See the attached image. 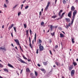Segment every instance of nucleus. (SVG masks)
Wrapping results in <instances>:
<instances>
[{"instance_id":"1","label":"nucleus","mask_w":78,"mask_h":78,"mask_svg":"<svg viewBox=\"0 0 78 78\" xmlns=\"http://www.w3.org/2000/svg\"><path fill=\"white\" fill-rule=\"evenodd\" d=\"M77 13V11L76 10H75L73 12V16H72V23L71 24H73V23L74 20H75V16Z\"/></svg>"},{"instance_id":"2","label":"nucleus","mask_w":78,"mask_h":78,"mask_svg":"<svg viewBox=\"0 0 78 78\" xmlns=\"http://www.w3.org/2000/svg\"><path fill=\"white\" fill-rule=\"evenodd\" d=\"M63 11V10H62V9L60 10L58 13V16H59V17H61V18H62V17H63V16H64V14H65V13H66L65 12H63L62 13V15L61 16V13Z\"/></svg>"},{"instance_id":"3","label":"nucleus","mask_w":78,"mask_h":78,"mask_svg":"<svg viewBox=\"0 0 78 78\" xmlns=\"http://www.w3.org/2000/svg\"><path fill=\"white\" fill-rule=\"evenodd\" d=\"M41 45H42V44H41L39 45V51H40L44 50V47H43V46Z\"/></svg>"},{"instance_id":"4","label":"nucleus","mask_w":78,"mask_h":78,"mask_svg":"<svg viewBox=\"0 0 78 78\" xmlns=\"http://www.w3.org/2000/svg\"><path fill=\"white\" fill-rule=\"evenodd\" d=\"M14 40L16 42L17 45H20L19 43V41L18 39H15Z\"/></svg>"},{"instance_id":"5","label":"nucleus","mask_w":78,"mask_h":78,"mask_svg":"<svg viewBox=\"0 0 78 78\" xmlns=\"http://www.w3.org/2000/svg\"><path fill=\"white\" fill-rule=\"evenodd\" d=\"M51 2H48L47 4V5L46 6V7L45 9L46 11H47V10L48 9V7H49V5H50Z\"/></svg>"},{"instance_id":"6","label":"nucleus","mask_w":78,"mask_h":78,"mask_svg":"<svg viewBox=\"0 0 78 78\" xmlns=\"http://www.w3.org/2000/svg\"><path fill=\"white\" fill-rule=\"evenodd\" d=\"M72 14V11H70L68 14V16L70 18H71Z\"/></svg>"},{"instance_id":"7","label":"nucleus","mask_w":78,"mask_h":78,"mask_svg":"<svg viewBox=\"0 0 78 78\" xmlns=\"http://www.w3.org/2000/svg\"><path fill=\"white\" fill-rule=\"evenodd\" d=\"M19 61H20L21 63H23V64H27L23 60H22V59L20 58L19 59Z\"/></svg>"},{"instance_id":"8","label":"nucleus","mask_w":78,"mask_h":78,"mask_svg":"<svg viewBox=\"0 0 78 78\" xmlns=\"http://www.w3.org/2000/svg\"><path fill=\"white\" fill-rule=\"evenodd\" d=\"M30 76L31 78H36V76H34V74L33 73H30Z\"/></svg>"},{"instance_id":"9","label":"nucleus","mask_w":78,"mask_h":78,"mask_svg":"<svg viewBox=\"0 0 78 78\" xmlns=\"http://www.w3.org/2000/svg\"><path fill=\"white\" fill-rule=\"evenodd\" d=\"M29 42L30 43V44H29V45H30V47H31V48H32L33 47H32V44H31V38L30 37H29Z\"/></svg>"},{"instance_id":"10","label":"nucleus","mask_w":78,"mask_h":78,"mask_svg":"<svg viewBox=\"0 0 78 78\" xmlns=\"http://www.w3.org/2000/svg\"><path fill=\"white\" fill-rule=\"evenodd\" d=\"M71 75L72 76H73L75 75V70H72L71 72Z\"/></svg>"},{"instance_id":"11","label":"nucleus","mask_w":78,"mask_h":78,"mask_svg":"<svg viewBox=\"0 0 78 78\" xmlns=\"http://www.w3.org/2000/svg\"><path fill=\"white\" fill-rule=\"evenodd\" d=\"M75 8L74 7V6H72L71 7V11H72H72H75Z\"/></svg>"},{"instance_id":"12","label":"nucleus","mask_w":78,"mask_h":78,"mask_svg":"<svg viewBox=\"0 0 78 78\" xmlns=\"http://www.w3.org/2000/svg\"><path fill=\"white\" fill-rule=\"evenodd\" d=\"M69 70V71H71L72 69H73V66L70 65V66H68Z\"/></svg>"},{"instance_id":"13","label":"nucleus","mask_w":78,"mask_h":78,"mask_svg":"<svg viewBox=\"0 0 78 78\" xmlns=\"http://www.w3.org/2000/svg\"><path fill=\"white\" fill-rule=\"evenodd\" d=\"M14 27V24H12L9 27L8 29L9 30H10L11 28H12V27Z\"/></svg>"},{"instance_id":"14","label":"nucleus","mask_w":78,"mask_h":78,"mask_svg":"<svg viewBox=\"0 0 78 78\" xmlns=\"http://www.w3.org/2000/svg\"><path fill=\"white\" fill-rule=\"evenodd\" d=\"M26 36H27V37H28V33L29 32V30H26Z\"/></svg>"},{"instance_id":"15","label":"nucleus","mask_w":78,"mask_h":78,"mask_svg":"<svg viewBox=\"0 0 78 78\" xmlns=\"http://www.w3.org/2000/svg\"><path fill=\"white\" fill-rule=\"evenodd\" d=\"M8 66H9V67H11V68H14V67H13V66H12V65L9 63L8 64Z\"/></svg>"},{"instance_id":"16","label":"nucleus","mask_w":78,"mask_h":78,"mask_svg":"<svg viewBox=\"0 0 78 78\" xmlns=\"http://www.w3.org/2000/svg\"><path fill=\"white\" fill-rule=\"evenodd\" d=\"M55 64H56L57 66H61V64H60V63L58 62H56Z\"/></svg>"},{"instance_id":"17","label":"nucleus","mask_w":78,"mask_h":78,"mask_svg":"<svg viewBox=\"0 0 78 78\" xmlns=\"http://www.w3.org/2000/svg\"><path fill=\"white\" fill-rule=\"evenodd\" d=\"M60 37L62 38L64 37V35L62 33L60 34Z\"/></svg>"},{"instance_id":"18","label":"nucleus","mask_w":78,"mask_h":78,"mask_svg":"<svg viewBox=\"0 0 78 78\" xmlns=\"http://www.w3.org/2000/svg\"><path fill=\"white\" fill-rule=\"evenodd\" d=\"M65 20L67 21V22H69L70 21V20L69 18H65Z\"/></svg>"},{"instance_id":"19","label":"nucleus","mask_w":78,"mask_h":78,"mask_svg":"<svg viewBox=\"0 0 78 78\" xmlns=\"http://www.w3.org/2000/svg\"><path fill=\"white\" fill-rule=\"evenodd\" d=\"M4 70L5 72H9V71H8V69L5 68L4 69Z\"/></svg>"},{"instance_id":"20","label":"nucleus","mask_w":78,"mask_h":78,"mask_svg":"<svg viewBox=\"0 0 78 78\" xmlns=\"http://www.w3.org/2000/svg\"><path fill=\"white\" fill-rule=\"evenodd\" d=\"M53 25H51L50 27L51 29V31H53Z\"/></svg>"},{"instance_id":"21","label":"nucleus","mask_w":78,"mask_h":78,"mask_svg":"<svg viewBox=\"0 0 78 78\" xmlns=\"http://www.w3.org/2000/svg\"><path fill=\"white\" fill-rule=\"evenodd\" d=\"M0 50H3H3H4L5 51H6V48H3L2 47L0 48Z\"/></svg>"},{"instance_id":"22","label":"nucleus","mask_w":78,"mask_h":78,"mask_svg":"<svg viewBox=\"0 0 78 78\" xmlns=\"http://www.w3.org/2000/svg\"><path fill=\"white\" fill-rule=\"evenodd\" d=\"M41 26H44V22H42L41 23Z\"/></svg>"},{"instance_id":"23","label":"nucleus","mask_w":78,"mask_h":78,"mask_svg":"<svg viewBox=\"0 0 78 78\" xmlns=\"http://www.w3.org/2000/svg\"><path fill=\"white\" fill-rule=\"evenodd\" d=\"M34 72L35 76H37V75H38V74L37 73V72L36 71H35Z\"/></svg>"},{"instance_id":"24","label":"nucleus","mask_w":78,"mask_h":78,"mask_svg":"<svg viewBox=\"0 0 78 78\" xmlns=\"http://www.w3.org/2000/svg\"><path fill=\"white\" fill-rule=\"evenodd\" d=\"M62 2L64 4H66V3H67L66 0H63Z\"/></svg>"},{"instance_id":"25","label":"nucleus","mask_w":78,"mask_h":78,"mask_svg":"<svg viewBox=\"0 0 78 78\" xmlns=\"http://www.w3.org/2000/svg\"><path fill=\"white\" fill-rule=\"evenodd\" d=\"M43 64L44 65V66H47V62H43Z\"/></svg>"},{"instance_id":"26","label":"nucleus","mask_w":78,"mask_h":78,"mask_svg":"<svg viewBox=\"0 0 78 78\" xmlns=\"http://www.w3.org/2000/svg\"><path fill=\"white\" fill-rule=\"evenodd\" d=\"M42 42V40H41V39H39L38 41V43H39V44H41Z\"/></svg>"},{"instance_id":"27","label":"nucleus","mask_w":78,"mask_h":78,"mask_svg":"<svg viewBox=\"0 0 78 78\" xmlns=\"http://www.w3.org/2000/svg\"><path fill=\"white\" fill-rule=\"evenodd\" d=\"M55 32H54L53 33H51V34L52 36H55Z\"/></svg>"},{"instance_id":"28","label":"nucleus","mask_w":78,"mask_h":78,"mask_svg":"<svg viewBox=\"0 0 78 78\" xmlns=\"http://www.w3.org/2000/svg\"><path fill=\"white\" fill-rule=\"evenodd\" d=\"M30 69H29V68H27L26 69V71L27 72H30Z\"/></svg>"},{"instance_id":"29","label":"nucleus","mask_w":78,"mask_h":78,"mask_svg":"<svg viewBox=\"0 0 78 78\" xmlns=\"http://www.w3.org/2000/svg\"><path fill=\"white\" fill-rule=\"evenodd\" d=\"M56 17H57L56 15L54 16H52V18H53V19H55Z\"/></svg>"},{"instance_id":"30","label":"nucleus","mask_w":78,"mask_h":78,"mask_svg":"<svg viewBox=\"0 0 78 78\" xmlns=\"http://www.w3.org/2000/svg\"><path fill=\"white\" fill-rule=\"evenodd\" d=\"M72 43H73V44L75 43V41H74V39L73 38L72 39Z\"/></svg>"},{"instance_id":"31","label":"nucleus","mask_w":78,"mask_h":78,"mask_svg":"<svg viewBox=\"0 0 78 78\" xmlns=\"http://www.w3.org/2000/svg\"><path fill=\"white\" fill-rule=\"evenodd\" d=\"M73 65H74V66H76V65H77V63L75 62H73Z\"/></svg>"},{"instance_id":"32","label":"nucleus","mask_w":78,"mask_h":78,"mask_svg":"<svg viewBox=\"0 0 78 78\" xmlns=\"http://www.w3.org/2000/svg\"><path fill=\"white\" fill-rule=\"evenodd\" d=\"M73 25V23L72 24V21H71V23H69L68 26H69V27H70V25Z\"/></svg>"},{"instance_id":"33","label":"nucleus","mask_w":78,"mask_h":78,"mask_svg":"<svg viewBox=\"0 0 78 78\" xmlns=\"http://www.w3.org/2000/svg\"><path fill=\"white\" fill-rule=\"evenodd\" d=\"M19 46L21 50L22 51H23V49H22V47H21V46H20V45Z\"/></svg>"},{"instance_id":"34","label":"nucleus","mask_w":78,"mask_h":78,"mask_svg":"<svg viewBox=\"0 0 78 78\" xmlns=\"http://www.w3.org/2000/svg\"><path fill=\"white\" fill-rule=\"evenodd\" d=\"M30 35L31 36V34H32L31 33H32V31H31V29L30 30Z\"/></svg>"},{"instance_id":"35","label":"nucleus","mask_w":78,"mask_h":78,"mask_svg":"<svg viewBox=\"0 0 78 78\" xmlns=\"http://www.w3.org/2000/svg\"><path fill=\"white\" fill-rule=\"evenodd\" d=\"M58 30H62V28H61V27H58Z\"/></svg>"},{"instance_id":"36","label":"nucleus","mask_w":78,"mask_h":78,"mask_svg":"<svg viewBox=\"0 0 78 78\" xmlns=\"http://www.w3.org/2000/svg\"><path fill=\"white\" fill-rule=\"evenodd\" d=\"M28 7H29L28 5L26 6L25 7V9H28Z\"/></svg>"},{"instance_id":"37","label":"nucleus","mask_w":78,"mask_h":78,"mask_svg":"<svg viewBox=\"0 0 78 78\" xmlns=\"http://www.w3.org/2000/svg\"><path fill=\"white\" fill-rule=\"evenodd\" d=\"M36 36H37L36 34L35 33V37H34V39H36Z\"/></svg>"},{"instance_id":"38","label":"nucleus","mask_w":78,"mask_h":78,"mask_svg":"<svg viewBox=\"0 0 78 78\" xmlns=\"http://www.w3.org/2000/svg\"><path fill=\"white\" fill-rule=\"evenodd\" d=\"M23 25L25 28H27V24H24Z\"/></svg>"},{"instance_id":"39","label":"nucleus","mask_w":78,"mask_h":78,"mask_svg":"<svg viewBox=\"0 0 78 78\" xmlns=\"http://www.w3.org/2000/svg\"><path fill=\"white\" fill-rule=\"evenodd\" d=\"M20 14H21V12H20L18 13V16H19L20 15Z\"/></svg>"},{"instance_id":"40","label":"nucleus","mask_w":78,"mask_h":78,"mask_svg":"<svg viewBox=\"0 0 78 78\" xmlns=\"http://www.w3.org/2000/svg\"><path fill=\"white\" fill-rule=\"evenodd\" d=\"M16 5L14 6L13 7V9H14V8H16V7H17V5Z\"/></svg>"},{"instance_id":"41","label":"nucleus","mask_w":78,"mask_h":78,"mask_svg":"<svg viewBox=\"0 0 78 78\" xmlns=\"http://www.w3.org/2000/svg\"><path fill=\"white\" fill-rule=\"evenodd\" d=\"M13 28H14V31H15V32H16V27H14Z\"/></svg>"},{"instance_id":"42","label":"nucleus","mask_w":78,"mask_h":78,"mask_svg":"<svg viewBox=\"0 0 78 78\" xmlns=\"http://www.w3.org/2000/svg\"><path fill=\"white\" fill-rule=\"evenodd\" d=\"M23 58H24V59H26V60H28V59H27V58L25 57V56H23Z\"/></svg>"},{"instance_id":"43","label":"nucleus","mask_w":78,"mask_h":78,"mask_svg":"<svg viewBox=\"0 0 78 78\" xmlns=\"http://www.w3.org/2000/svg\"><path fill=\"white\" fill-rule=\"evenodd\" d=\"M38 51H39V49H37V50L36 52L37 54H38V53H39V52H38Z\"/></svg>"},{"instance_id":"44","label":"nucleus","mask_w":78,"mask_h":78,"mask_svg":"<svg viewBox=\"0 0 78 78\" xmlns=\"http://www.w3.org/2000/svg\"><path fill=\"white\" fill-rule=\"evenodd\" d=\"M3 67V66L0 63V67Z\"/></svg>"},{"instance_id":"45","label":"nucleus","mask_w":78,"mask_h":78,"mask_svg":"<svg viewBox=\"0 0 78 78\" xmlns=\"http://www.w3.org/2000/svg\"><path fill=\"white\" fill-rule=\"evenodd\" d=\"M41 70L42 71V72H43L44 71H45V69H41Z\"/></svg>"},{"instance_id":"46","label":"nucleus","mask_w":78,"mask_h":78,"mask_svg":"<svg viewBox=\"0 0 78 78\" xmlns=\"http://www.w3.org/2000/svg\"><path fill=\"white\" fill-rule=\"evenodd\" d=\"M5 1L6 2V3L8 4V3H9V1H8V0H5Z\"/></svg>"},{"instance_id":"47","label":"nucleus","mask_w":78,"mask_h":78,"mask_svg":"<svg viewBox=\"0 0 78 78\" xmlns=\"http://www.w3.org/2000/svg\"><path fill=\"white\" fill-rule=\"evenodd\" d=\"M4 7H5V8H7V6H6L5 4L4 5Z\"/></svg>"},{"instance_id":"48","label":"nucleus","mask_w":78,"mask_h":78,"mask_svg":"<svg viewBox=\"0 0 78 78\" xmlns=\"http://www.w3.org/2000/svg\"><path fill=\"white\" fill-rule=\"evenodd\" d=\"M58 48V45H56L55 46V48Z\"/></svg>"},{"instance_id":"49","label":"nucleus","mask_w":78,"mask_h":78,"mask_svg":"<svg viewBox=\"0 0 78 78\" xmlns=\"http://www.w3.org/2000/svg\"><path fill=\"white\" fill-rule=\"evenodd\" d=\"M49 43H51L52 41L51 39L49 40Z\"/></svg>"},{"instance_id":"50","label":"nucleus","mask_w":78,"mask_h":78,"mask_svg":"<svg viewBox=\"0 0 78 78\" xmlns=\"http://www.w3.org/2000/svg\"><path fill=\"white\" fill-rule=\"evenodd\" d=\"M49 51H50V53L51 54V55H53V54H52V52H51V51L50 50H49Z\"/></svg>"},{"instance_id":"51","label":"nucleus","mask_w":78,"mask_h":78,"mask_svg":"<svg viewBox=\"0 0 78 78\" xmlns=\"http://www.w3.org/2000/svg\"><path fill=\"white\" fill-rule=\"evenodd\" d=\"M11 35L12 36V37H13V34H12V32L11 33Z\"/></svg>"},{"instance_id":"52","label":"nucleus","mask_w":78,"mask_h":78,"mask_svg":"<svg viewBox=\"0 0 78 78\" xmlns=\"http://www.w3.org/2000/svg\"><path fill=\"white\" fill-rule=\"evenodd\" d=\"M26 2V0H24L23 1V3H25V2Z\"/></svg>"},{"instance_id":"53","label":"nucleus","mask_w":78,"mask_h":78,"mask_svg":"<svg viewBox=\"0 0 78 78\" xmlns=\"http://www.w3.org/2000/svg\"><path fill=\"white\" fill-rule=\"evenodd\" d=\"M41 11L40 12H39V15L40 16H41Z\"/></svg>"},{"instance_id":"54","label":"nucleus","mask_w":78,"mask_h":78,"mask_svg":"<svg viewBox=\"0 0 78 78\" xmlns=\"http://www.w3.org/2000/svg\"><path fill=\"white\" fill-rule=\"evenodd\" d=\"M28 60V62H30V61H31V60H30V59H28L27 60Z\"/></svg>"},{"instance_id":"55","label":"nucleus","mask_w":78,"mask_h":78,"mask_svg":"<svg viewBox=\"0 0 78 78\" xmlns=\"http://www.w3.org/2000/svg\"><path fill=\"white\" fill-rule=\"evenodd\" d=\"M57 0H55V4H56V2H57Z\"/></svg>"},{"instance_id":"56","label":"nucleus","mask_w":78,"mask_h":78,"mask_svg":"<svg viewBox=\"0 0 78 78\" xmlns=\"http://www.w3.org/2000/svg\"><path fill=\"white\" fill-rule=\"evenodd\" d=\"M44 73H46V71H45V70H44V71H43Z\"/></svg>"},{"instance_id":"57","label":"nucleus","mask_w":78,"mask_h":78,"mask_svg":"<svg viewBox=\"0 0 78 78\" xmlns=\"http://www.w3.org/2000/svg\"><path fill=\"white\" fill-rule=\"evenodd\" d=\"M37 66L38 67H41V65L40 64H38Z\"/></svg>"},{"instance_id":"58","label":"nucleus","mask_w":78,"mask_h":78,"mask_svg":"<svg viewBox=\"0 0 78 78\" xmlns=\"http://www.w3.org/2000/svg\"><path fill=\"white\" fill-rule=\"evenodd\" d=\"M4 27H5V25H3L2 27V28H4Z\"/></svg>"},{"instance_id":"59","label":"nucleus","mask_w":78,"mask_h":78,"mask_svg":"<svg viewBox=\"0 0 78 78\" xmlns=\"http://www.w3.org/2000/svg\"><path fill=\"white\" fill-rule=\"evenodd\" d=\"M59 19H62V18H61V17H60V18H58L57 19V20H59Z\"/></svg>"},{"instance_id":"60","label":"nucleus","mask_w":78,"mask_h":78,"mask_svg":"<svg viewBox=\"0 0 78 78\" xmlns=\"http://www.w3.org/2000/svg\"><path fill=\"white\" fill-rule=\"evenodd\" d=\"M69 26L68 25L67 26V27H66L67 29H68V28H69Z\"/></svg>"},{"instance_id":"61","label":"nucleus","mask_w":78,"mask_h":78,"mask_svg":"<svg viewBox=\"0 0 78 78\" xmlns=\"http://www.w3.org/2000/svg\"><path fill=\"white\" fill-rule=\"evenodd\" d=\"M58 28V26H55V28Z\"/></svg>"},{"instance_id":"62","label":"nucleus","mask_w":78,"mask_h":78,"mask_svg":"<svg viewBox=\"0 0 78 78\" xmlns=\"http://www.w3.org/2000/svg\"><path fill=\"white\" fill-rule=\"evenodd\" d=\"M48 32H50V29H49L48 31L47 32V33H48Z\"/></svg>"},{"instance_id":"63","label":"nucleus","mask_w":78,"mask_h":78,"mask_svg":"<svg viewBox=\"0 0 78 78\" xmlns=\"http://www.w3.org/2000/svg\"><path fill=\"white\" fill-rule=\"evenodd\" d=\"M11 45H12V47H14V45H13V44H11Z\"/></svg>"},{"instance_id":"64","label":"nucleus","mask_w":78,"mask_h":78,"mask_svg":"<svg viewBox=\"0 0 78 78\" xmlns=\"http://www.w3.org/2000/svg\"><path fill=\"white\" fill-rule=\"evenodd\" d=\"M76 2H78V0H76Z\"/></svg>"}]
</instances>
